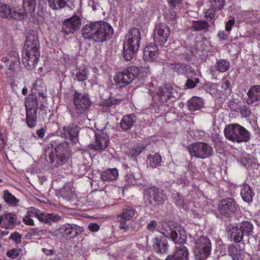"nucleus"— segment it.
Instances as JSON below:
<instances>
[{
    "label": "nucleus",
    "mask_w": 260,
    "mask_h": 260,
    "mask_svg": "<svg viewBox=\"0 0 260 260\" xmlns=\"http://www.w3.org/2000/svg\"><path fill=\"white\" fill-rule=\"evenodd\" d=\"M224 134L227 139L238 143L248 142L251 137L250 133L247 129L236 123L226 125Z\"/></svg>",
    "instance_id": "39448f33"
},
{
    "label": "nucleus",
    "mask_w": 260,
    "mask_h": 260,
    "mask_svg": "<svg viewBox=\"0 0 260 260\" xmlns=\"http://www.w3.org/2000/svg\"><path fill=\"white\" fill-rule=\"evenodd\" d=\"M238 207V204L233 198L223 199L218 204V217L222 219L231 217L237 211Z\"/></svg>",
    "instance_id": "9d476101"
},
{
    "label": "nucleus",
    "mask_w": 260,
    "mask_h": 260,
    "mask_svg": "<svg viewBox=\"0 0 260 260\" xmlns=\"http://www.w3.org/2000/svg\"><path fill=\"white\" fill-rule=\"evenodd\" d=\"M230 85L231 83L229 81L225 80L222 81L221 88L223 89L224 91H225L226 93H229L231 91Z\"/></svg>",
    "instance_id": "bf43d9fd"
},
{
    "label": "nucleus",
    "mask_w": 260,
    "mask_h": 260,
    "mask_svg": "<svg viewBox=\"0 0 260 260\" xmlns=\"http://www.w3.org/2000/svg\"><path fill=\"white\" fill-rule=\"evenodd\" d=\"M152 246L155 251L160 254H166L169 251V244L166 238H154L152 240Z\"/></svg>",
    "instance_id": "5701e85b"
},
{
    "label": "nucleus",
    "mask_w": 260,
    "mask_h": 260,
    "mask_svg": "<svg viewBox=\"0 0 260 260\" xmlns=\"http://www.w3.org/2000/svg\"><path fill=\"white\" fill-rule=\"evenodd\" d=\"M118 176V172L116 168L108 169L103 172L101 174L103 180L106 181L114 180Z\"/></svg>",
    "instance_id": "72a5a7b5"
},
{
    "label": "nucleus",
    "mask_w": 260,
    "mask_h": 260,
    "mask_svg": "<svg viewBox=\"0 0 260 260\" xmlns=\"http://www.w3.org/2000/svg\"><path fill=\"white\" fill-rule=\"evenodd\" d=\"M239 110L241 115L245 118L249 117L252 114L250 107L248 106L243 105L240 106Z\"/></svg>",
    "instance_id": "3c124183"
},
{
    "label": "nucleus",
    "mask_w": 260,
    "mask_h": 260,
    "mask_svg": "<svg viewBox=\"0 0 260 260\" xmlns=\"http://www.w3.org/2000/svg\"><path fill=\"white\" fill-rule=\"evenodd\" d=\"M109 142V136L107 133L100 131L95 133V141L88 146L95 151L102 150L107 148Z\"/></svg>",
    "instance_id": "6ab92c4d"
},
{
    "label": "nucleus",
    "mask_w": 260,
    "mask_h": 260,
    "mask_svg": "<svg viewBox=\"0 0 260 260\" xmlns=\"http://www.w3.org/2000/svg\"><path fill=\"white\" fill-rule=\"evenodd\" d=\"M82 35L85 39L95 43H103L110 39L113 34V27L103 21L91 22L81 29Z\"/></svg>",
    "instance_id": "7ed1b4c3"
},
{
    "label": "nucleus",
    "mask_w": 260,
    "mask_h": 260,
    "mask_svg": "<svg viewBox=\"0 0 260 260\" xmlns=\"http://www.w3.org/2000/svg\"><path fill=\"white\" fill-rule=\"evenodd\" d=\"M187 104L188 109L191 112L200 109L203 106L202 99L196 96H193L189 100Z\"/></svg>",
    "instance_id": "c9c22d12"
},
{
    "label": "nucleus",
    "mask_w": 260,
    "mask_h": 260,
    "mask_svg": "<svg viewBox=\"0 0 260 260\" xmlns=\"http://www.w3.org/2000/svg\"><path fill=\"white\" fill-rule=\"evenodd\" d=\"M1 61L5 63H9V62H13L14 64H20V58L19 57H3Z\"/></svg>",
    "instance_id": "5fc2aeb1"
},
{
    "label": "nucleus",
    "mask_w": 260,
    "mask_h": 260,
    "mask_svg": "<svg viewBox=\"0 0 260 260\" xmlns=\"http://www.w3.org/2000/svg\"><path fill=\"white\" fill-rule=\"evenodd\" d=\"M58 231L64 237L68 239L75 238L84 231L83 227L76 224L68 223L61 225Z\"/></svg>",
    "instance_id": "f3484780"
},
{
    "label": "nucleus",
    "mask_w": 260,
    "mask_h": 260,
    "mask_svg": "<svg viewBox=\"0 0 260 260\" xmlns=\"http://www.w3.org/2000/svg\"><path fill=\"white\" fill-rule=\"evenodd\" d=\"M189 236L195 240L194 255L196 260H204L210 254L211 243L207 237H199L196 233H190Z\"/></svg>",
    "instance_id": "0eeeda50"
},
{
    "label": "nucleus",
    "mask_w": 260,
    "mask_h": 260,
    "mask_svg": "<svg viewBox=\"0 0 260 260\" xmlns=\"http://www.w3.org/2000/svg\"><path fill=\"white\" fill-rule=\"evenodd\" d=\"M144 148L145 146L142 145H135L129 149L128 154L131 157H136L139 155Z\"/></svg>",
    "instance_id": "a18cd8bd"
},
{
    "label": "nucleus",
    "mask_w": 260,
    "mask_h": 260,
    "mask_svg": "<svg viewBox=\"0 0 260 260\" xmlns=\"http://www.w3.org/2000/svg\"><path fill=\"white\" fill-rule=\"evenodd\" d=\"M215 84L214 83H212L211 82L205 83L203 84L202 88L205 90L206 91H210V89L212 88H214L215 86Z\"/></svg>",
    "instance_id": "69168bd1"
},
{
    "label": "nucleus",
    "mask_w": 260,
    "mask_h": 260,
    "mask_svg": "<svg viewBox=\"0 0 260 260\" xmlns=\"http://www.w3.org/2000/svg\"><path fill=\"white\" fill-rule=\"evenodd\" d=\"M237 225L240 230L243 232L245 236L249 237L251 235L253 232V224L249 221H243L240 223L237 224Z\"/></svg>",
    "instance_id": "f704fd0d"
},
{
    "label": "nucleus",
    "mask_w": 260,
    "mask_h": 260,
    "mask_svg": "<svg viewBox=\"0 0 260 260\" xmlns=\"http://www.w3.org/2000/svg\"><path fill=\"white\" fill-rule=\"evenodd\" d=\"M162 190L155 186H146L144 188V200L146 206L158 205L163 200Z\"/></svg>",
    "instance_id": "4468645a"
},
{
    "label": "nucleus",
    "mask_w": 260,
    "mask_h": 260,
    "mask_svg": "<svg viewBox=\"0 0 260 260\" xmlns=\"http://www.w3.org/2000/svg\"><path fill=\"white\" fill-rule=\"evenodd\" d=\"M215 10L214 8L212 7L208 9L205 13V17L207 21H210L213 19L215 17Z\"/></svg>",
    "instance_id": "603ef678"
},
{
    "label": "nucleus",
    "mask_w": 260,
    "mask_h": 260,
    "mask_svg": "<svg viewBox=\"0 0 260 260\" xmlns=\"http://www.w3.org/2000/svg\"><path fill=\"white\" fill-rule=\"evenodd\" d=\"M157 225V222L155 220H151L147 224L146 226L147 229L151 232L154 231Z\"/></svg>",
    "instance_id": "680f3d73"
},
{
    "label": "nucleus",
    "mask_w": 260,
    "mask_h": 260,
    "mask_svg": "<svg viewBox=\"0 0 260 260\" xmlns=\"http://www.w3.org/2000/svg\"><path fill=\"white\" fill-rule=\"evenodd\" d=\"M12 9L6 4L0 3V16L4 18L10 19L12 15Z\"/></svg>",
    "instance_id": "a19ab883"
},
{
    "label": "nucleus",
    "mask_w": 260,
    "mask_h": 260,
    "mask_svg": "<svg viewBox=\"0 0 260 260\" xmlns=\"http://www.w3.org/2000/svg\"><path fill=\"white\" fill-rule=\"evenodd\" d=\"M99 229V225L96 223H90L88 225V229L91 232H97Z\"/></svg>",
    "instance_id": "0e129e2a"
},
{
    "label": "nucleus",
    "mask_w": 260,
    "mask_h": 260,
    "mask_svg": "<svg viewBox=\"0 0 260 260\" xmlns=\"http://www.w3.org/2000/svg\"><path fill=\"white\" fill-rule=\"evenodd\" d=\"M209 2L212 6L217 11L221 10L224 6V0H209Z\"/></svg>",
    "instance_id": "8fccbe9b"
},
{
    "label": "nucleus",
    "mask_w": 260,
    "mask_h": 260,
    "mask_svg": "<svg viewBox=\"0 0 260 260\" xmlns=\"http://www.w3.org/2000/svg\"><path fill=\"white\" fill-rule=\"evenodd\" d=\"M69 144L61 138L53 137L46 145L45 155L48 161L57 167L67 162L69 158Z\"/></svg>",
    "instance_id": "f257e3e1"
},
{
    "label": "nucleus",
    "mask_w": 260,
    "mask_h": 260,
    "mask_svg": "<svg viewBox=\"0 0 260 260\" xmlns=\"http://www.w3.org/2000/svg\"><path fill=\"white\" fill-rule=\"evenodd\" d=\"M46 131L44 128H42L36 132V134L40 138H43L45 137Z\"/></svg>",
    "instance_id": "774afa93"
},
{
    "label": "nucleus",
    "mask_w": 260,
    "mask_h": 260,
    "mask_svg": "<svg viewBox=\"0 0 260 260\" xmlns=\"http://www.w3.org/2000/svg\"><path fill=\"white\" fill-rule=\"evenodd\" d=\"M189 73H190L191 75L190 76L196 75V72L194 69L190 66L189 64L185 63L184 64V75H185L187 78H189L190 76H189Z\"/></svg>",
    "instance_id": "6e6d98bb"
},
{
    "label": "nucleus",
    "mask_w": 260,
    "mask_h": 260,
    "mask_svg": "<svg viewBox=\"0 0 260 260\" xmlns=\"http://www.w3.org/2000/svg\"><path fill=\"white\" fill-rule=\"evenodd\" d=\"M228 252L234 260H243L244 257L245 252L240 248L239 245L235 246L234 244H230Z\"/></svg>",
    "instance_id": "7c9ffc66"
},
{
    "label": "nucleus",
    "mask_w": 260,
    "mask_h": 260,
    "mask_svg": "<svg viewBox=\"0 0 260 260\" xmlns=\"http://www.w3.org/2000/svg\"><path fill=\"white\" fill-rule=\"evenodd\" d=\"M22 236L19 233L15 232L12 233L9 237V239L13 240L15 241V243L18 244L20 243L21 240Z\"/></svg>",
    "instance_id": "4d7b16f0"
},
{
    "label": "nucleus",
    "mask_w": 260,
    "mask_h": 260,
    "mask_svg": "<svg viewBox=\"0 0 260 260\" xmlns=\"http://www.w3.org/2000/svg\"><path fill=\"white\" fill-rule=\"evenodd\" d=\"M23 6L21 8L13 7L12 9V15L11 19L18 21H22L26 18L28 13L25 7L28 8V13H34L36 5V0H23Z\"/></svg>",
    "instance_id": "ddd939ff"
},
{
    "label": "nucleus",
    "mask_w": 260,
    "mask_h": 260,
    "mask_svg": "<svg viewBox=\"0 0 260 260\" xmlns=\"http://www.w3.org/2000/svg\"><path fill=\"white\" fill-rule=\"evenodd\" d=\"M235 23V19L234 17H232L229 19L225 25V30L226 31H230L232 29V26Z\"/></svg>",
    "instance_id": "052dcab7"
},
{
    "label": "nucleus",
    "mask_w": 260,
    "mask_h": 260,
    "mask_svg": "<svg viewBox=\"0 0 260 260\" xmlns=\"http://www.w3.org/2000/svg\"><path fill=\"white\" fill-rule=\"evenodd\" d=\"M170 35L169 27L165 24H161L156 27L154 40L155 43L162 46L167 42Z\"/></svg>",
    "instance_id": "a211bd4d"
},
{
    "label": "nucleus",
    "mask_w": 260,
    "mask_h": 260,
    "mask_svg": "<svg viewBox=\"0 0 260 260\" xmlns=\"http://www.w3.org/2000/svg\"><path fill=\"white\" fill-rule=\"evenodd\" d=\"M199 79L198 78H194L192 76H190L189 78H188L185 84V87L188 89H191L195 87L197 84L199 83Z\"/></svg>",
    "instance_id": "09e8293b"
},
{
    "label": "nucleus",
    "mask_w": 260,
    "mask_h": 260,
    "mask_svg": "<svg viewBox=\"0 0 260 260\" xmlns=\"http://www.w3.org/2000/svg\"><path fill=\"white\" fill-rule=\"evenodd\" d=\"M4 223L6 224L5 228L8 229L10 225L17 224V215L13 213H6L3 214Z\"/></svg>",
    "instance_id": "e433bc0d"
},
{
    "label": "nucleus",
    "mask_w": 260,
    "mask_h": 260,
    "mask_svg": "<svg viewBox=\"0 0 260 260\" xmlns=\"http://www.w3.org/2000/svg\"><path fill=\"white\" fill-rule=\"evenodd\" d=\"M186 236H183L175 243V250L171 254L168 255L166 260H188L189 252L186 244Z\"/></svg>",
    "instance_id": "f8f14e48"
},
{
    "label": "nucleus",
    "mask_w": 260,
    "mask_h": 260,
    "mask_svg": "<svg viewBox=\"0 0 260 260\" xmlns=\"http://www.w3.org/2000/svg\"><path fill=\"white\" fill-rule=\"evenodd\" d=\"M138 49L123 43V57L126 61L132 60L136 55Z\"/></svg>",
    "instance_id": "473e14b6"
},
{
    "label": "nucleus",
    "mask_w": 260,
    "mask_h": 260,
    "mask_svg": "<svg viewBox=\"0 0 260 260\" xmlns=\"http://www.w3.org/2000/svg\"><path fill=\"white\" fill-rule=\"evenodd\" d=\"M37 93L40 98L34 94L25 99L24 106L26 118L24 120L28 127L33 128L38 123L37 111L38 108L42 110L45 106L43 102L47 101V89L45 86H39L36 88Z\"/></svg>",
    "instance_id": "f03ea898"
},
{
    "label": "nucleus",
    "mask_w": 260,
    "mask_h": 260,
    "mask_svg": "<svg viewBox=\"0 0 260 260\" xmlns=\"http://www.w3.org/2000/svg\"><path fill=\"white\" fill-rule=\"evenodd\" d=\"M191 29L193 31H201L204 33L209 31L210 25L206 20H196L192 22Z\"/></svg>",
    "instance_id": "2f4dec72"
},
{
    "label": "nucleus",
    "mask_w": 260,
    "mask_h": 260,
    "mask_svg": "<svg viewBox=\"0 0 260 260\" xmlns=\"http://www.w3.org/2000/svg\"><path fill=\"white\" fill-rule=\"evenodd\" d=\"M81 26V19L77 15L73 16L64 21L62 30L66 35H68L78 30Z\"/></svg>",
    "instance_id": "aec40b11"
},
{
    "label": "nucleus",
    "mask_w": 260,
    "mask_h": 260,
    "mask_svg": "<svg viewBox=\"0 0 260 260\" xmlns=\"http://www.w3.org/2000/svg\"><path fill=\"white\" fill-rule=\"evenodd\" d=\"M117 222L119 223V228L120 230H124V232H126L131 229V225L130 223H127L126 219L122 218L120 216H117Z\"/></svg>",
    "instance_id": "49530a36"
},
{
    "label": "nucleus",
    "mask_w": 260,
    "mask_h": 260,
    "mask_svg": "<svg viewBox=\"0 0 260 260\" xmlns=\"http://www.w3.org/2000/svg\"><path fill=\"white\" fill-rule=\"evenodd\" d=\"M122 100L120 99H116L114 98H110L107 101L108 105H113L115 104H119L122 102Z\"/></svg>",
    "instance_id": "e2e57ef3"
},
{
    "label": "nucleus",
    "mask_w": 260,
    "mask_h": 260,
    "mask_svg": "<svg viewBox=\"0 0 260 260\" xmlns=\"http://www.w3.org/2000/svg\"><path fill=\"white\" fill-rule=\"evenodd\" d=\"M74 108L70 111L72 118L75 121L86 116L91 102L88 95L76 91L74 95Z\"/></svg>",
    "instance_id": "423d86ee"
},
{
    "label": "nucleus",
    "mask_w": 260,
    "mask_h": 260,
    "mask_svg": "<svg viewBox=\"0 0 260 260\" xmlns=\"http://www.w3.org/2000/svg\"><path fill=\"white\" fill-rule=\"evenodd\" d=\"M35 216L40 221L44 222L45 223L50 224L51 222H56L60 220L61 216L55 213H42L37 214L34 211H29L28 215L24 216L23 221L27 225H34V221L30 218V216Z\"/></svg>",
    "instance_id": "9b49d317"
},
{
    "label": "nucleus",
    "mask_w": 260,
    "mask_h": 260,
    "mask_svg": "<svg viewBox=\"0 0 260 260\" xmlns=\"http://www.w3.org/2000/svg\"><path fill=\"white\" fill-rule=\"evenodd\" d=\"M184 64L181 63H170L168 67L180 75H184Z\"/></svg>",
    "instance_id": "c03bdc74"
},
{
    "label": "nucleus",
    "mask_w": 260,
    "mask_h": 260,
    "mask_svg": "<svg viewBox=\"0 0 260 260\" xmlns=\"http://www.w3.org/2000/svg\"><path fill=\"white\" fill-rule=\"evenodd\" d=\"M4 199L6 202L11 205H16L19 202L15 196H13L8 190H5L4 194Z\"/></svg>",
    "instance_id": "de8ad7c7"
},
{
    "label": "nucleus",
    "mask_w": 260,
    "mask_h": 260,
    "mask_svg": "<svg viewBox=\"0 0 260 260\" xmlns=\"http://www.w3.org/2000/svg\"><path fill=\"white\" fill-rule=\"evenodd\" d=\"M180 98V94L170 85H165L159 88L156 94L153 96L154 103L156 106L166 103L168 100L172 102Z\"/></svg>",
    "instance_id": "6e6552de"
},
{
    "label": "nucleus",
    "mask_w": 260,
    "mask_h": 260,
    "mask_svg": "<svg viewBox=\"0 0 260 260\" xmlns=\"http://www.w3.org/2000/svg\"><path fill=\"white\" fill-rule=\"evenodd\" d=\"M248 98L246 103L251 105L260 101V85H253L250 87L247 92Z\"/></svg>",
    "instance_id": "cd10ccee"
},
{
    "label": "nucleus",
    "mask_w": 260,
    "mask_h": 260,
    "mask_svg": "<svg viewBox=\"0 0 260 260\" xmlns=\"http://www.w3.org/2000/svg\"><path fill=\"white\" fill-rule=\"evenodd\" d=\"M30 230L33 237H35L45 235V231L44 230H40L38 228H32Z\"/></svg>",
    "instance_id": "13d9d810"
},
{
    "label": "nucleus",
    "mask_w": 260,
    "mask_h": 260,
    "mask_svg": "<svg viewBox=\"0 0 260 260\" xmlns=\"http://www.w3.org/2000/svg\"><path fill=\"white\" fill-rule=\"evenodd\" d=\"M143 53L145 59L149 61H154L158 56V49L155 44L148 45L145 47Z\"/></svg>",
    "instance_id": "a878e982"
},
{
    "label": "nucleus",
    "mask_w": 260,
    "mask_h": 260,
    "mask_svg": "<svg viewBox=\"0 0 260 260\" xmlns=\"http://www.w3.org/2000/svg\"><path fill=\"white\" fill-rule=\"evenodd\" d=\"M214 67L217 71L223 73L229 69L230 67V62L227 59H217Z\"/></svg>",
    "instance_id": "4c0bfd02"
},
{
    "label": "nucleus",
    "mask_w": 260,
    "mask_h": 260,
    "mask_svg": "<svg viewBox=\"0 0 260 260\" xmlns=\"http://www.w3.org/2000/svg\"><path fill=\"white\" fill-rule=\"evenodd\" d=\"M141 70L143 73H145V75L150 73L151 72V69L148 66L141 68ZM140 72H141V70L136 66H131L122 71L119 72L114 79L117 87L121 88L131 83L134 79L140 76Z\"/></svg>",
    "instance_id": "20e7f679"
},
{
    "label": "nucleus",
    "mask_w": 260,
    "mask_h": 260,
    "mask_svg": "<svg viewBox=\"0 0 260 260\" xmlns=\"http://www.w3.org/2000/svg\"><path fill=\"white\" fill-rule=\"evenodd\" d=\"M87 69L85 67L83 68H79L77 69L76 73L75 75V78L79 82H82L88 79V72Z\"/></svg>",
    "instance_id": "79ce46f5"
},
{
    "label": "nucleus",
    "mask_w": 260,
    "mask_h": 260,
    "mask_svg": "<svg viewBox=\"0 0 260 260\" xmlns=\"http://www.w3.org/2000/svg\"><path fill=\"white\" fill-rule=\"evenodd\" d=\"M29 54H26L24 52V48L22 51V62L25 67L28 70H32L36 67V65L38 63L40 57V50H39V53L36 55V53L34 52V50L29 51Z\"/></svg>",
    "instance_id": "4be33fe9"
},
{
    "label": "nucleus",
    "mask_w": 260,
    "mask_h": 260,
    "mask_svg": "<svg viewBox=\"0 0 260 260\" xmlns=\"http://www.w3.org/2000/svg\"><path fill=\"white\" fill-rule=\"evenodd\" d=\"M137 120V116L133 114L124 116L120 123V127L123 130L127 131L132 128Z\"/></svg>",
    "instance_id": "c85d7f7f"
},
{
    "label": "nucleus",
    "mask_w": 260,
    "mask_h": 260,
    "mask_svg": "<svg viewBox=\"0 0 260 260\" xmlns=\"http://www.w3.org/2000/svg\"><path fill=\"white\" fill-rule=\"evenodd\" d=\"M226 231L229 236H231V238L236 243L240 242L244 237V234H243V232L240 230L237 224L230 223L226 228Z\"/></svg>",
    "instance_id": "393cba45"
},
{
    "label": "nucleus",
    "mask_w": 260,
    "mask_h": 260,
    "mask_svg": "<svg viewBox=\"0 0 260 260\" xmlns=\"http://www.w3.org/2000/svg\"><path fill=\"white\" fill-rule=\"evenodd\" d=\"M21 252L20 249L15 248L8 250L7 252V256L12 259L17 258Z\"/></svg>",
    "instance_id": "864d4df0"
},
{
    "label": "nucleus",
    "mask_w": 260,
    "mask_h": 260,
    "mask_svg": "<svg viewBox=\"0 0 260 260\" xmlns=\"http://www.w3.org/2000/svg\"><path fill=\"white\" fill-rule=\"evenodd\" d=\"M187 149L192 156L201 159L209 158L214 153L213 148L203 142L192 143L187 147Z\"/></svg>",
    "instance_id": "1a4fd4ad"
},
{
    "label": "nucleus",
    "mask_w": 260,
    "mask_h": 260,
    "mask_svg": "<svg viewBox=\"0 0 260 260\" xmlns=\"http://www.w3.org/2000/svg\"><path fill=\"white\" fill-rule=\"evenodd\" d=\"M78 135L77 128L73 125L64 126L62 127V130L60 131V136L62 138L66 140L69 139L74 143H76L77 141Z\"/></svg>",
    "instance_id": "b1692460"
},
{
    "label": "nucleus",
    "mask_w": 260,
    "mask_h": 260,
    "mask_svg": "<svg viewBox=\"0 0 260 260\" xmlns=\"http://www.w3.org/2000/svg\"><path fill=\"white\" fill-rule=\"evenodd\" d=\"M141 39L140 30L137 28L134 27L129 29L128 33L126 35L124 44L139 49Z\"/></svg>",
    "instance_id": "412c9836"
},
{
    "label": "nucleus",
    "mask_w": 260,
    "mask_h": 260,
    "mask_svg": "<svg viewBox=\"0 0 260 260\" xmlns=\"http://www.w3.org/2000/svg\"><path fill=\"white\" fill-rule=\"evenodd\" d=\"M241 196L244 201L250 203L255 195L252 188L247 184H243L241 190Z\"/></svg>",
    "instance_id": "c756f323"
},
{
    "label": "nucleus",
    "mask_w": 260,
    "mask_h": 260,
    "mask_svg": "<svg viewBox=\"0 0 260 260\" xmlns=\"http://www.w3.org/2000/svg\"><path fill=\"white\" fill-rule=\"evenodd\" d=\"M169 231L166 229H161L160 233L167 238H170L174 243L181 238L183 236H186L185 232L182 227L177 223H174L172 221L168 222Z\"/></svg>",
    "instance_id": "dca6fc26"
},
{
    "label": "nucleus",
    "mask_w": 260,
    "mask_h": 260,
    "mask_svg": "<svg viewBox=\"0 0 260 260\" xmlns=\"http://www.w3.org/2000/svg\"><path fill=\"white\" fill-rule=\"evenodd\" d=\"M148 163L152 167L156 168L159 166L162 162L161 155L158 153L154 154H149L147 156Z\"/></svg>",
    "instance_id": "58836bf2"
},
{
    "label": "nucleus",
    "mask_w": 260,
    "mask_h": 260,
    "mask_svg": "<svg viewBox=\"0 0 260 260\" xmlns=\"http://www.w3.org/2000/svg\"><path fill=\"white\" fill-rule=\"evenodd\" d=\"M48 4L53 10L61 9L66 6L71 9L75 7L74 0H48Z\"/></svg>",
    "instance_id": "bb28decb"
},
{
    "label": "nucleus",
    "mask_w": 260,
    "mask_h": 260,
    "mask_svg": "<svg viewBox=\"0 0 260 260\" xmlns=\"http://www.w3.org/2000/svg\"><path fill=\"white\" fill-rule=\"evenodd\" d=\"M40 47V44L37 31L34 29L30 30L27 33L25 43L23 47L24 52L27 55H30L29 51H32V49L36 55H38Z\"/></svg>",
    "instance_id": "2eb2a0df"
},
{
    "label": "nucleus",
    "mask_w": 260,
    "mask_h": 260,
    "mask_svg": "<svg viewBox=\"0 0 260 260\" xmlns=\"http://www.w3.org/2000/svg\"><path fill=\"white\" fill-rule=\"evenodd\" d=\"M6 68L7 69L6 71V74L8 78L12 79L14 77V75L16 73V70L19 64H14L13 62H9V63H5Z\"/></svg>",
    "instance_id": "37998d69"
},
{
    "label": "nucleus",
    "mask_w": 260,
    "mask_h": 260,
    "mask_svg": "<svg viewBox=\"0 0 260 260\" xmlns=\"http://www.w3.org/2000/svg\"><path fill=\"white\" fill-rule=\"evenodd\" d=\"M136 213V211L133 207L125 205L123 208L121 214L118 216H120L122 218L129 220Z\"/></svg>",
    "instance_id": "ea45409f"
},
{
    "label": "nucleus",
    "mask_w": 260,
    "mask_h": 260,
    "mask_svg": "<svg viewBox=\"0 0 260 260\" xmlns=\"http://www.w3.org/2000/svg\"><path fill=\"white\" fill-rule=\"evenodd\" d=\"M182 0H169L172 9H176L181 3Z\"/></svg>",
    "instance_id": "338daca9"
}]
</instances>
